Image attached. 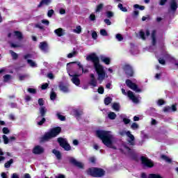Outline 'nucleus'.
Instances as JSON below:
<instances>
[{"mask_svg":"<svg viewBox=\"0 0 178 178\" xmlns=\"http://www.w3.org/2000/svg\"><path fill=\"white\" fill-rule=\"evenodd\" d=\"M97 136L102 140L103 144L113 149H118V139L115 138L111 131L99 130L96 131Z\"/></svg>","mask_w":178,"mask_h":178,"instance_id":"obj_1","label":"nucleus"},{"mask_svg":"<svg viewBox=\"0 0 178 178\" xmlns=\"http://www.w3.org/2000/svg\"><path fill=\"white\" fill-rule=\"evenodd\" d=\"M86 60H91L93 63V67L97 74V80L102 83L105 79V77H108L106 72H105V68L104 65L99 63V58L97 56L95 53L91 54L86 57Z\"/></svg>","mask_w":178,"mask_h":178,"instance_id":"obj_2","label":"nucleus"},{"mask_svg":"<svg viewBox=\"0 0 178 178\" xmlns=\"http://www.w3.org/2000/svg\"><path fill=\"white\" fill-rule=\"evenodd\" d=\"M70 63H76V65L79 67L80 73H76L74 75L69 74V76H71V77H72L71 80L72 83L75 84V86H80V79H79V76H81L83 73H88V70H84V68L83 67V65H81V63H80V62H73Z\"/></svg>","mask_w":178,"mask_h":178,"instance_id":"obj_3","label":"nucleus"},{"mask_svg":"<svg viewBox=\"0 0 178 178\" xmlns=\"http://www.w3.org/2000/svg\"><path fill=\"white\" fill-rule=\"evenodd\" d=\"M88 175L93 177H102L105 175V171L102 168H92L88 170Z\"/></svg>","mask_w":178,"mask_h":178,"instance_id":"obj_4","label":"nucleus"},{"mask_svg":"<svg viewBox=\"0 0 178 178\" xmlns=\"http://www.w3.org/2000/svg\"><path fill=\"white\" fill-rule=\"evenodd\" d=\"M60 127H58L51 129L50 131L47 132L44 136L43 140L45 141L50 140V138H54V137H56L59 133L61 131Z\"/></svg>","mask_w":178,"mask_h":178,"instance_id":"obj_5","label":"nucleus"},{"mask_svg":"<svg viewBox=\"0 0 178 178\" xmlns=\"http://www.w3.org/2000/svg\"><path fill=\"white\" fill-rule=\"evenodd\" d=\"M121 90L123 95H127V97L129 98V99H131V101H132V102H134V104H138V97H136V95H134V93L131 90H129L127 92H126V90L123 88H122Z\"/></svg>","mask_w":178,"mask_h":178,"instance_id":"obj_6","label":"nucleus"},{"mask_svg":"<svg viewBox=\"0 0 178 178\" xmlns=\"http://www.w3.org/2000/svg\"><path fill=\"white\" fill-rule=\"evenodd\" d=\"M58 142L59 143L60 147L62 148H64L65 151H70V145L69 143H67V140L66 139H64L63 138H58Z\"/></svg>","mask_w":178,"mask_h":178,"instance_id":"obj_7","label":"nucleus"},{"mask_svg":"<svg viewBox=\"0 0 178 178\" xmlns=\"http://www.w3.org/2000/svg\"><path fill=\"white\" fill-rule=\"evenodd\" d=\"M141 161H142L143 166H146L147 168L154 167V162H152V161H151V159H149L145 156L141 157Z\"/></svg>","mask_w":178,"mask_h":178,"instance_id":"obj_8","label":"nucleus"},{"mask_svg":"<svg viewBox=\"0 0 178 178\" xmlns=\"http://www.w3.org/2000/svg\"><path fill=\"white\" fill-rule=\"evenodd\" d=\"M126 84L127 87H129V88H131V90H133V91H136V92H141V90L138 88L137 85L131 82L130 79L126 81Z\"/></svg>","mask_w":178,"mask_h":178,"instance_id":"obj_9","label":"nucleus"},{"mask_svg":"<svg viewBox=\"0 0 178 178\" xmlns=\"http://www.w3.org/2000/svg\"><path fill=\"white\" fill-rule=\"evenodd\" d=\"M8 37H15L17 40H23V34L19 31H15L14 32L9 33Z\"/></svg>","mask_w":178,"mask_h":178,"instance_id":"obj_10","label":"nucleus"},{"mask_svg":"<svg viewBox=\"0 0 178 178\" xmlns=\"http://www.w3.org/2000/svg\"><path fill=\"white\" fill-rule=\"evenodd\" d=\"M127 141L129 143V144L130 145H134V144H136L135 143V138L133 134H131V132H130V131H127Z\"/></svg>","mask_w":178,"mask_h":178,"instance_id":"obj_11","label":"nucleus"},{"mask_svg":"<svg viewBox=\"0 0 178 178\" xmlns=\"http://www.w3.org/2000/svg\"><path fill=\"white\" fill-rule=\"evenodd\" d=\"M90 80L89 81V84L92 87V88L97 87L98 86V81L97 79H95V75L94 74H90Z\"/></svg>","mask_w":178,"mask_h":178,"instance_id":"obj_12","label":"nucleus"},{"mask_svg":"<svg viewBox=\"0 0 178 178\" xmlns=\"http://www.w3.org/2000/svg\"><path fill=\"white\" fill-rule=\"evenodd\" d=\"M70 162L75 166H77V168H80L81 169L83 168L84 166V164H83V163L77 161L76 159L73 157L70 158Z\"/></svg>","mask_w":178,"mask_h":178,"instance_id":"obj_13","label":"nucleus"},{"mask_svg":"<svg viewBox=\"0 0 178 178\" xmlns=\"http://www.w3.org/2000/svg\"><path fill=\"white\" fill-rule=\"evenodd\" d=\"M124 70L126 74H127V76H129V77H131V76H133V68L131 67V66L129 65H125L124 66Z\"/></svg>","mask_w":178,"mask_h":178,"instance_id":"obj_14","label":"nucleus"},{"mask_svg":"<svg viewBox=\"0 0 178 178\" xmlns=\"http://www.w3.org/2000/svg\"><path fill=\"white\" fill-rule=\"evenodd\" d=\"M170 10H171V12H176V10H177V2L176 0L170 1Z\"/></svg>","mask_w":178,"mask_h":178,"instance_id":"obj_15","label":"nucleus"},{"mask_svg":"<svg viewBox=\"0 0 178 178\" xmlns=\"http://www.w3.org/2000/svg\"><path fill=\"white\" fill-rule=\"evenodd\" d=\"M139 35L142 40H145L147 37H149V30L147 29L145 33L143 31L139 32Z\"/></svg>","mask_w":178,"mask_h":178,"instance_id":"obj_16","label":"nucleus"},{"mask_svg":"<svg viewBox=\"0 0 178 178\" xmlns=\"http://www.w3.org/2000/svg\"><path fill=\"white\" fill-rule=\"evenodd\" d=\"M33 152L36 154H42L44 152V148L40 145H37L33 148Z\"/></svg>","mask_w":178,"mask_h":178,"instance_id":"obj_17","label":"nucleus"},{"mask_svg":"<svg viewBox=\"0 0 178 178\" xmlns=\"http://www.w3.org/2000/svg\"><path fill=\"white\" fill-rule=\"evenodd\" d=\"M100 60L103 63H105V65H111V58L107 57L106 56H100Z\"/></svg>","mask_w":178,"mask_h":178,"instance_id":"obj_18","label":"nucleus"},{"mask_svg":"<svg viewBox=\"0 0 178 178\" xmlns=\"http://www.w3.org/2000/svg\"><path fill=\"white\" fill-rule=\"evenodd\" d=\"M54 33L58 35V37H62L65 35V30L62 28H58L54 30Z\"/></svg>","mask_w":178,"mask_h":178,"instance_id":"obj_19","label":"nucleus"},{"mask_svg":"<svg viewBox=\"0 0 178 178\" xmlns=\"http://www.w3.org/2000/svg\"><path fill=\"white\" fill-rule=\"evenodd\" d=\"M39 48H40V49L43 51V52H47V51H48V44H47V42H42L39 45Z\"/></svg>","mask_w":178,"mask_h":178,"instance_id":"obj_20","label":"nucleus"},{"mask_svg":"<svg viewBox=\"0 0 178 178\" xmlns=\"http://www.w3.org/2000/svg\"><path fill=\"white\" fill-rule=\"evenodd\" d=\"M72 115H74V116L79 118V116H81V115H83V111L74 109L72 111Z\"/></svg>","mask_w":178,"mask_h":178,"instance_id":"obj_21","label":"nucleus"},{"mask_svg":"<svg viewBox=\"0 0 178 178\" xmlns=\"http://www.w3.org/2000/svg\"><path fill=\"white\" fill-rule=\"evenodd\" d=\"M52 2V0H42L38 6V8H40V6H42V5H46L48 6Z\"/></svg>","mask_w":178,"mask_h":178,"instance_id":"obj_22","label":"nucleus"},{"mask_svg":"<svg viewBox=\"0 0 178 178\" xmlns=\"http://www.w3.org/2000/svg\"><path fill=\"white\" fill-rule=\"evenodd\" d=\"M152 40L153 45H155V44L156 43V31H152Z\"/></svg>","mask_w":178,"mask_h":178,"instance_id":"obj_23","label":"nucleus"},{"mask_svg":"<svg viewBox=\"0 0 178 178\" xmlns=\"http://www.w3.org/2000/svg\"><path fill=\"white\" fill-rule=\"evenodd\" d=\"M10 44L12 48H20V47H22V43L19 42L15 43L10 42Z\"/></svg>","mask_w":178,"mask_h":178,"instance_id":"obj_24","label":"nucleus"},{"mask_svg":"<svg viewBox=\"0 0 178 178\" xmlns=\"http://www.w3.org/2000/svg\"><path fill=\"white\" fill-rule=\"evenodd\" d=\"M40 113L42 117L45 116V114L47 113V108H45L44 106H41L40 108Z\"/></svg>","mask_w":178,"mask_h":178,"instance_id":"obj_25","label":"nucleus"},{"mask_svg":"<svg viewBox=\"0 0 178 178\" xmlns=\"http://www.w3.org/2000/svg\"><path fill=\"white\" fill-rule=\"evenodd\" d=\"M59 87L60 90L63 92H69V88H67V86L60 84Z\"/></svg>","mask_w":178,"mask_h":178,"instance_id":"obj_26","label":"nucleus"},{"mask_svg":"<svg viewBox=\"0 0 178 178\" xmlns=\"http://www.w3.org/2000/svg\"><path fill=\"white\" fill-rule=\"evenodd\" d=\"M131 129L132 130H138V129H140V125L136 122H133L131 125Z\"/></svg>","mask_w":178,"mask_h":178,"instance_id":"obj_27","label":"nucleus"},{"mask_svg":"<svg viewBox=\"0 0 178 178\" xmlns=\"http://www.w3.org/2000/svg\"><path fill=\"white\" fill-rule=\"evenodd\" d=\"M28 64L30 65L31 67H37V63L33 61V60H27Z\"/></svg>","mask_w":178,"mask_h":178,"instance_id":"obj_28","label":"nucleus"},{"mask_svg":"<svg viewBox=\"0 0 178 178\" xmlns=\"http://www.w3.org/2000/svg\"><path fill=\"white\" fill-rule=\"evenodd\" d=\"M108 116L111 120H115V119H116V113H115L114 112H110L108 114Z\"/></svg>","mask_w":178,"mask_h":178,"instance_id":"obj_29","label":"nucleus"},{"mask_svg":"<svg viewBox=\"0 0 178 178\" xmlns=\"http://www.w3.org/2000/svg\"><path fill=\"white\" fill-rule=\"evenodd\" d=\"M162 58H163L164 59H165V60H168V59H170V55H169L168 54V52L166 51H163L161 54Z\"/></svg>","mask_w":178,"mask_h":178,"instance_id":"obj_30","label":"nucleus"},{"mask_svg":"<svg viewBox=\"0 0 178 178\" xmlns=\"http://www.w3.org/2000/svg\"><path fill=\"white\" fill-rule=\"evenodd\" d=\"M112 108H113V109H114V111H116L117 112H119V111L120 109V105H119V104H118V103H114L113 104Z\"/></svg>","mask_w":178,"mask_h":178,"instance_id":"obj_31","label":"nucleus"},{"mask_svg":"<svg viewBox=\"0 0 178 178\" xmlns=\"http://www.w3.org/2000/svg\"><path fill=\"white\" fill-rule=\"evenodd\" d=\"M74 33H76V34H80L81 33V26H76V29L73 30Z\"/></svg>","mask_w":178,"mask_h":178,"instance_id":"obj_32","label":"nucleus"},{"mask_svg":"<svg viewBox=\"0 0 178 178\" xmlns=\"http://www.w3.org/2000/svg\"><path fill=\"white\" fill-rule=\"evenodd\" d=\"M3 79L4 82L8 83V81H10V80H12V76H10V74H7L3 76Z\"/></svg>","mask_w":178,"mask_h":178,"instance_id":"obj_33","label":"nucleus"},{"mask_svg":"<svg viewBox=\"0 0 178 178\" xmlns=\"http://www.w3.org/2000/svg\"><path fill=\"white\" fill-rule=\"evenodd\" d=\"M53 154L56 156L57 159H60V152L56 149L53 150Z\"/></svg>","mask_w":178,"mask_h":178,"instance_id":"obj_34","label":"nucleus"},{"mask_svg":"<svg viewBox=\"0 0 178 178\" xmlns=\"http://www.w3.org/2000/svg\"><path fill=\"white\" fill-rule=\"evenodd\" d=\"M147 178H162L159 174H150L148 175Z\"/></svg>","mask_w":178,"mask_h":178,"instance_id":"obj_35","label":"nucleus"},{"mask_svg":"<svg viewBox=\"0 0 178 178\" xmlns=\"http://www.w3.org/2000/svg\"><path fill=\"white\" fill-rule=\"evenodd\" d=\"M161 159H163V161H165V162H168V163H170V162H172V159H169V157L165 155L161 156Z\"/></svg>","mask_w":178,"mask_h":178,"instance_id":"obj_36","label":"nucleus"},{"mask_svg":"<svg viewBox=\"0 0 178 178\" xmlns=\"http://www.w3.org/2000/svg\"><path fill=\"white\" fill-rule=\"evenodd\" d=\"M12 163H13V159H10V161H7L6 163H5V165H4V166H5V168H10V165L12 164Z\"/></svg>","mask_w":178,"mask_h":178,"instance_id":"obj_37","label":"nucleus"},{"mask_svg":"<svg viewBox=\"0 0 178 178\" xmlns=\"http://www.w3.org/2000/svg\"><path fill=\"white\" fill-rule=\"evenodd\" d=\"M118 8L122 10V12H127V8L126 7H123V5L122 3L118 4Z\"/></svg>","mask_w":178,"mask_h":178,"instance_id":"obj_38","label":"nucleus"},{"mask_svg":"<svg viewBox=\"0 0 178 178\" xmlns=\"http://www.w3.org/2000/svg\"><path fill=\"white\" fill-rule=\"evenodd\" d=\"M134 8H135V9H140V10H144V9H145L144 6H139L138 4H135Z\"/></svg>","mask_w":178,"mask_h":178,"instance_id":"obj_39","label":"nucleus"},{"mask_svg":"<svg viewBox=\"0 0 178 178\" xmlns=\"http://www.w3.org/2000/svg\"><path fill=\"white\" fill-rule=\"evenodd\" d=\"M56 98V93L52 91L50 94V99H51V101H54L55 100Z\"/></svg>","mask_w":178,"mask_h":178,"instance_id":"obj_40","label":"nucleus"},{"mask_svg":"<svg viewBox=\"0 0 178 178\" xmlns=\"http://www.w3.org/2000/svg\"><path fill=\"white\" fill-rule=\"evenodd\" d=\"M3 143L4 144H9V138H8V136H6V135L3 136Z\"/></svg>","mask_w":178,"mask_h":178,"instance_id":"obj_41","label":"nucleus"},{"mask_svg":"<svg viewBox=\"0 0 178 178\" xmlns=\"http://www.w3.org/2000/svg\"><path fill=\"white\" fill-rule=\"evenodd\" d=\"M54 13H55V11L54 10H49L47 12L48 17H52V16Z\"/></svg>","mask_w":178,"mask_h":178,"instance_id":"obj_42","label":"nucleus"},{"mask_svg":"<svg viewBox=\"0 0 178 178\" xmlns=\"http://www.w3.org/2000/svg\"><path fill=\"white\" fill-rule=\"evenodd\" d=\"M115 38L116 40H118V41H122L123 40V36H122V35L120 33H118L115 35Z\"/></svg>","mask_w":178,"mask_h":178,"instance_id":"obj_43","label":"nucleus"},{"mask_svg":"<svg viewBox=\"0 0 178 178\" xmlns=\"http://www.w3.org/2000/svg\"><path fill=\"white\" fill-rule=\"evenodd\" d=\"M112 102V99H111L110 97H106L104 99V104L105 105H109V104Z\"/></svg>","mask_w":178,"mask_h":178,"instance_id":"obj_44","label":"nucleus"},{"mask_svg":"<svg viewBox=\"0 0 178 178\" xmlns=\"http://www.w3.org/2000/svg\"><path fill=\"white\" fill-rule=\"evenodd\" d=\"M100 34H101V35L106 37V35H108V32H106V30H105V29H101Z\"/></svg>","mask_w":178,"mask_h":178,"instance_id":"obj_45","label":"nucleus"},{"mask_svg":"<svg viewBox=\"0 0 178 178\" xmlns=\"http://www.w3.org/2000/svg\"><path fill=\"white\" fill-rule=\"evenodd\" d=\"M56 115H57V118H58L60 120L63 121V120H65L66 119V118H65V116L62 115L60 113H57Z\"/></svg>","mask_w":178,"mask_h":178,"instance_id":"obj_46","label":"nucleus"},{"mask_svg":"<svg viewBox=\"0 0 178 178\" xmlns=\"http://www.w3.org/2000/svg\"><path fill=\"white\" fill-rule=\"evenodd\" d=\"M102 8H104V4L101 3L97 6L96 12H101L102 10Z\"/></svg>","mask_w":178,"mask_h":178,"instance_id":"obj_47","label":"nucleus"},{"mask_svg":"<svg viewBox=\"0 0 178 178\" xmlns=\"http://www.w3.org/2000/svg\"><path fill=\"white\" fill-rule=\"evenodd\" d=\"M10 54L13 56V59H17V54H16L15 51H10Z\"/></svg>","mask_w":178,"mask_h":178,"instance_id":"obj_48","label":"nucleus"},{"mask_svg":"<svg viewBox=\"0 0 178 178\" xmlns=\"http://www.w3.org/2000/svg\"><path fill=\"white\" fill-rule=\"evenodd\" d=\"M106 17L108 18L113 17V13H112L111 11H107L106 13Z\"/></svg>","mask_w":178,"mask_h":178,"instance_id":"obj_49","label":"nucleus"},{"mask_svg":"<svg viewBox=\"0 0 178 178\" xmlns=\"http://www.w3.org/2000/svg\"><path fill=\"white\" fill-rule=\"evenodd\" d=\"M44 123H45V118H43L40 121H38V124L39 126H42V124H44Z\"/></svg>","mask_w":178,"mask_h":178,"instance_id":"obj_50","label":"nucleus"},{"mask_svg":"<svg viewBox=\"0 0 178 178\" xmlns=\"http://www.w3.org/2000/svg\"><path fill=\"white\" fill-rule=\"evenodd\" d=\"M28 92H29L30 94H35L37 90H35L34 88H28Z\"/></svg>","mask_w":178,"mask_h":178,"instance_id":"obj_51","label":"nucleus"},{"mask_svg":"<svg viewBox=\"0 0 178 178\" xmlns=\"http://www.w3.org/2000/svg\"><path fill=\"white\" fill-rule=\"evenodd\" d=\"M41 22L42 23V24H45L46 26H49V21L47 19H42Z\"/></svg>","mask_w":178,"mask_h":178,"instance_id":"obj_52","label":"nucleus"},{"mask_svg":"<svg viewBox=\"0 0 178 178\" xmlns=\"http://www.w3.org/2000/svg\"><path fill=\"white\" fill-rule=\"evenodd\" d=\"M97 37H98V35L97 34V32L93 31L92 33V38H93V40H97Z\"/></svg>","mask_w":178,"mask_h":178,"instance_id":"obj_53","label":"nucleus"},{"mask_svg":"<svg viewBox=\"0 0 178 178\" xmlns=\"http://www.w3.org/2000/svg\"><path fill=\"white\" fill-rule=\"evenodd\" d=\"M163 111L165 112H172V107L166 106L164 108Z\"/></svg>","mask_w":178,"mask_h":178,"instance_id":"obj_54","label":"nucleus"},{"mask_svg":"<svg viewBox=\"0 0 178 178\" xmlns=\"http://www.w3.org/2000/svg\"><path fill=\"white\" fill-rule=\"evenodd\" d=\"M97 91L99 92V94H103L104 93V88L102 86H100L98 89Z\"/></svg>","mask_w":178,"mask_h":178,"instance_id":"obj_55","label":"nucleus"},{"mask_svg":"<svg viewBox=\"0 0 178 178\" xmlns=\"http://www.w3.org/2000/svg\"><path fill=\"white\" fill-rule=\"evenodd\" d=\"M24 59H31V58H33V55L30 54H26L24 56Z\"/></svg>","mask_w":178,"mask_h":178,"instance_id":"obj_56","label":"nucleus"},{"mask_svg":"<svg viewBox=\"0 0 178 178\" xmlns=\"http://www.w3.org/2000/svg\"><path fill=\"white\" fill-rule=\"evenodd\" d=\"M122 121L124 122V124H129V123H130V120L129 118H123Z\"/></svg>","mask_w":178,"mask_h":178,"instance_id":"obj_57","label":"nucleus"},{"mask_svg":"<svg viewBox=\"0 0 178 178\" xmlns=\"http://www.w3.org/2000/svg\"><path fill=\"white\" fill-rule=\"evenodd\" d=\"M159 62L161 65H165V60L162 57L159 58Z\"/></svg>","mask_w":178,"mask_h":178,"instance_id":"obj_58","label":"nucleus"},{"mask_svg":"<svg viewBox=\"0 0 178 178\" xmlns=\"http://www.w3.org/2000/svg\"><path fill=\"white\" fill-rule=\"evenodd\" d=\"M3 133L4 134H8L9 133V129H8V127H4L3 128Z\"/></svg>","mask_w":178,"mask_h":178,"instance_id":"obj_59","label":"nucleus"},{"mask_svg":"<svg viewBox=\"0 0 178 178\" xmlns=\"http://www.w3.org/2000/svg\"><path fill=\"white\" fill-rule=\"evenodd\" d=\"M104 23H106L107 26H111L112 24V22L108 19H104Z\"/></svg>","mask_w":178,"mask_h":178,"instance_id":"obj_60","label":"nucleus"},{"mask_svg":"<svg viewBox=\"0 0 178 178\" xmlns=\"http://www.w3.org/2000/svg\"><path fill=\"white\" fill-rule=\"evenodd\" d=\"M76 55V52L74 51L72 53H70L68 55H67V58H73V56H74Z\"/></svg>","mask_w":178,"mask_h":178,"instance_id":"obj_61","label":"nucleus"},{"mask_svg":"<svg viewBox=\"0 0 178 178\" xmlns=\"http://www.w3.org/2000/svg\"><path fill=\"white\" fill-rule=\"evenodd\" d=\"M90 19L92 22H94V20H95V15L91 14V15H90Z\"/></svg>","mask_w":178,"mask_h":178,"instance_id":"obj_62","label":"nucleus"},{"mask_svg":"<svg viewBox=\"0 0 178 178\" xmlns=\"http://www.w3.org/2000/svg\"><path fill=\"white\" fill-rule=\"evenodd\" d=\"M38 104L40 106H42V105H44V100L42 99H39Z\"/></svg>","mask_w":178,"mask_h":178,"instance_id":"obj_63","label":"nucleus"},{"mask_svg":"<svg viewBox=\"0 0 178 178\" xmlns=\"http://www.w3.org/2000/svg\"><path fill=\"white\" fill-rule=\"evenodd\" d=\"M11 178H20V177L19 176V175H17V173H13L11 175Z\"/></svg>","mask_w":178,"mask_h":178,"instance_id":"obj_64","label":"nucleus"}]
</instances>
